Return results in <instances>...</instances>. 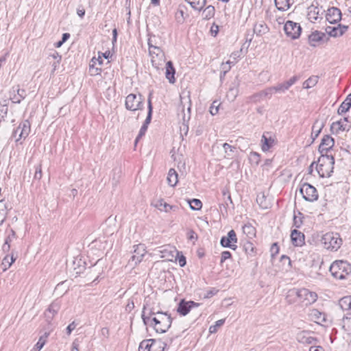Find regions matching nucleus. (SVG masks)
<instances>
[{
  "instance_id": "obj_27",
  "label": "nucleus",
  "mask_w": 351,
  "mask_h": 351,
  "mask_svg": "<svg viewBox=\"0 0 351 351\" xmlns=\"http://www.w3.org/2000/svg\"><path fill=\"white\" fill-rule=\"evenodd\" d=\"M325 36V34L324 32H319L317 30L313 32L308 36V42L311 46H316V43L321 41L323 38Z\"/></svg>"
},
{
  "instance_id": "obj_7",
  "label": "nucleus",
  "mask_w": 351,
  "mask_h": 351,
  "mask_svg": "<svg viewBox=\"0 0 351 351\" xmlns=\"http://www.w3.org/2000/svg\"><path fill=\"white\" fill-rule=\"evenodd\" d=\"M156 252L160 255V258L167 261H176L177 256L180 254L176 247L171 245L160 246L156 250Z\"/></svg>"
},
{
  "instance_id": "obj_6",
  "label": "nucleus",
  "mask_w": 351,
  "mask_h": 351,
  "mask_svg": "<svg viewBox=\"0 0 351 351\" xmlns=\"http://www.w3.org/2000/svg\"><path fill=\"white\" fill-rule=\"evenodd\" d=\"M291 294L298 295V301L304 306H308L315 303L317 300V295L315 292L311 291L307 289H298V291H293Z\"/></svg>"
},
{
  "instance_id": "obj_33",
  "label": "nucleus",
  "mask_w": 351,
  "mask_h": 351,
  "mask_svg": "<svg viewBox=\"0 0 351 351\" xmlns=\"http://www.w3.org/2000/svg\"><path fill=\"white\" fill-rule=\"evenodd\" d=\"M256 202L259 206L263 209H267L270 207L269 200L267 199L263 193H260L257 195Z\"/></svg>"
},
{
  "instance_id": "obj_56",
  "label": "nucleus",
  "mask_w": 351,
  "mask_h": 351,
  "mask_svg": "<svg viewBox=\"0 0 351 351\" xmlns=\"http://www.w3.org/2000/svg\"><path fill=\"white\" fill-rule=\"evenodd\" d=\"M147 128L148 126H146L145 125H143L141 126L138 134L135 139V145H136V143L142 138V136H143L145 134Z\"/></svg>"
},
{
  "instance_id": "obj_5",
  "label": "nucleus",
  "mask_w": 351,
  "mask_h": 351,
  "mask_svg": "<svg viewBox=\"0 0 351 351\" xmlns=\"http://www.w3.org/2000/svg\"><path fill=\"white\" fill-rule=\"evenodd\" d=\"M322 243L324 248L330 251H337L342 245V239L338 233L327 232L323 235Z\"/></svg>"
},
{
  "instance_id": "obj_31",
  "label": "nucleus",
  "mask_w": 351,
  "mask_h": 351,
  "mask_svg": "<svg viewBox=\"0 0 351 351\" xmlns=\"http://www.w3.org/2000/svg\"><path fill=\"white\" fill-rule=\"evenodd\" d=\"M178 175L176 170L174 169H170L167 178L169 185L171 186H175L178 182Z\"/></svg>"
},
{
  "instance_id": "obj_59",
  "label": "nucleus",
  "mask_w": 351,
  "mask_h": 351,
  "mask_svg": "<svg viewBox=\"0 0 351 351\" xmlns=\"http://www.w3.org/2000/svg\"><path fill=\"white\" fill-rule=\"evenodd\" d=\"M231 257V253L228 251H224L221 253V263H223L227 259Z\"/></svg>"
},
{
  "instance_id": "obj_30",
  "label": "nucleus",
  "mask_w": 351,
  "mask_h": 351,
  "mask_svg": "<svg viewBox=\"0 0 351 351\" xmlns=\"http://www.w3.org/2000/svg\"><path fill=\"white\" fill-rule=\"evenodd\" d=\"M275 5L279 10L285 11L290 8L293 0H274Z\"/></svg>"
},
{
  "instance_id": "obj_25",
  "label": "nucleus",
  "mask_w": 351,
  "mask_h": 351,
  "mask_svg": "<svg viewBox=\"0 0 351 351\" xmlns=\"http://www.w3.org/2000/svg\"><path fill=\"white\" fill-rule=\"evenodd\" d=\"M175 73L176 70L173 67V63L171 61H168L166 63L165 66V77L169 80V83L173 84L176 81L175 79Z\"/></svg>"
},
{
  "instance_id": "obj_21",
  "label": "nucleus",
  "mask_w": 351,
  "mask_h": 351,
  "mask_svg": "<svg viewBox=\"0 0 351 351\" xmlns=\"http://www.w3.org/2000/svg\"><path fill=\"white\" fill-rule=\"evenodd\" d=\"M349 127L347 123H343L342 120L333 122L330 125V131L333 134H339L341 132L348 131Z\"/></svg>"
},
{
  "instance_id": "obj_45",
  "label": "nucleus",
  "mask_w": 351,
  "mask_h": 351,
  "mask_svg": "<svg viewBox=\"0 0 351 351\" xmlns=\"http://www.w3.org/2000/svg\"><path fill=\"white\" fill-rule=\"evenodd\" d=\"M190 208L194 210H200L202 207V202L198 199H193L189 202Z\"/></svg>"
},
{
  "instance_id": "obj_16",
  "label": "nucleus",
  "mask_w": 351,
  "mask_h": 351,
  "mask_svg": "<svg viewBox=\"0 0 351 351\" xmlns=\"http://www.w3.org/2000/svg\"><path fill=\"white\" fill-rule=\"evenodd\" d=\"M326 19L331 24L338 23L341 19V12L337 8H330L327 10Z\"/></svg>"
},
{
  "instance_id": "obj_22",
  "label": "nucleus",
  "mask_w": 351,
  "mask_h": 351,
  "mask_svg": "<svg viewBox=\"0 0 351 351\" xmlns=\"http://www.w3.org/2000/svg\"><path fill=\"white\" fill-rule=\"evenodd\" d=\"M157 342L156 340L149 339H145L141 342L138 351H152L154 348H156Z\"/></svg>"
},
{
  "instance_id": "obj_42",
  "label": "nucleus",
  "mask_w": 351,
  "mask_h": 351,
  "mask_svg": "<svg viewBox=\"0 0 351 351\" xmlns=\"http://www.w3.org/2000/svg\"><path fill=\"white\" fill-rule=\"evenodd\" d=\"M223 147L226 154L225 157L232 158L233 152L236 149V147L229 145L227 143H223Z\"/></svg>"
},
{
  "instance_id": "obj_51",
  "label": "nucleus",
  "mask_w": 351,
  "mask_h": 351,
  "mask_svg": "<svg viewBox=\"0 0 351 351\" xmlns=\"http://www.w3.org/2000/svg\"><path fill=\"white\" fill-rule=\"evenodd\" d=\"M225 322V319H219L215 322V325L210 326L209 328V332L210 333H215L217 331L218 328L221 327Z\"/></svg>"
},
{
  "instance_id": "obj_11",
  "label": "nucleus",
  "mask_w": 351,
  "mask_h": 351,
  "mask_svg": "<svg viewBox=\"0 0 351 351\" xmlns=\"http://www.w3.org/2000/svg\"><path fill=\"white\" fill-rule=\"evenodd\" d=\"M133 247V255L129 260V263L130 264L131 266H135L138 263H141L146 254L145 245L143 244L134 245Z\"/></svg>"
},
{
  "instance_id": "obj_28",
  "label": "nucleus",
  "mask_w": 351,
  "mask_h": 351,
  "mask_svg": "<svg viewBox=\"0 0 351 351\" xmlns=\"http://www.w3.org/2000/svg\"><path fill=\"white\" fill-rule=\"evenodd\" d=\"M298 339L300 343L313 344L317 342V339L311 336L309 333L302 332L298 335Z\"/></svg>"
},
{
  "instance_id": "obj_49",
  "label": "nucleus",
  "mask_w": 351,
  "mask_h": 351,
  "mask_svg": "<svg viewBox=\"0 0 351 351\" xmlns=\"http://www.w3.org/2000/svg\"><path fill=\"white\" fill-rule=\"evenodd\" d=\"M340 306L343 308L351 309V297H345L341 299Z\"/></svg>"
},
{
  "instance_id": "obj_2",
  "label": "nucleus",
  "mask_w": 351,
  "mask_h": 351,
  "mask_svg": "<svg viewBox=\"0 0 351 351\" xmlns=\"http://www.w3.org/2000/svg\"><path fill=\"white\" fill-rule=\"evenodd\" d=\"M335 159L333 156L322 154L318 159L316 169L322 178H328L333 172Z\"/></svg>"
},
{
  "instance_id": "obj_48",
  "label": "nucleus",
  "mask_w": 351,
  "mask_h": 351,
  "mask_svg": "<svg viewBox=\"0 0 351 351\" xmlns=\"http://www.w3.org/2000/svg\"><path fill=\"white\" fill-rule=\"evenodd\" d=\"M250 101L253 103H258L265 99L261 91L256 93L249 98Z\"/></svg>"
},
{
  "instance_id": "obj_41",
  "label": "nucleus",
  "mask_w": 351,
  "mask_h": 351,
  "mask_svg": "<svg viewBox=\"0 0 351 351\" xmlns=\"http://www.w3.org/2000/svg\"><path fill=\"white\" fill-rule=\"evenodd\" d=\"M342 326L348 333H351V315H348L343 318Z\"/></svg>"
},
{
  "instance_id": "obj_60",
  "label": "nucleus",
  "mask_w": 351,
  "mask_h": 351,
  "mask_svg": "<svg viewBox=\"0 0 351 351\" xmlns=\"http://www.w3.org/2000/svg\"><path fill=\"white\" fill-rule=\"evenodd\" d=\"M238 94V89L237 88H230L229 89L228 95H231L232 99L234 100Z\"/></svg>"
},
{
  "instance_id": "obj_57",
  "label": "nucleus",
  "mask_w": 351,
  "mask_h": 351,
  "mask_svg": "<svg viewBox=\"0 0 351 351\" xmlns=\"http://www.w3.org/2000/svg\"><path fill=\"white\" fill-rule=\"evenodd\" d=\"M42 166L41 164H39L35 167L34 178L40 180L42 178Z\"/></svg>"
},
{
  "instance_id": "obj_4",
  "label": "nucleus",
  "mask_w": 351,
  "mask_h": 351,
  "mask_svg": "<svg viewBox=\"0 0 351 351\" xmlns=\"http://www.w3.org/2000/svg\"><path fill=\"white\" fill-rule=\"evenodd\" d=\"M149 53L151 56L152 65L156 69L165 61V56L162 49L153 44V39L149 38L148 40Z\"/></svg>"
},
{
  "instance_id": "obj_19",
  "label": "nucleus",
  "mask_w": 351,
  "mask_h": 351,
  "mask_svg": "<svg viewBox=\"0 0 351 351\" xmlns=\"http://www.w3.org/2000/svg\"><path fill=\"white\" fill-rule=\"evenodd\" d=\"M323 10L322 8H319L318 5H315L314 4H312L311 6L308 8V13L307 16L310 21L314 23L315 21H317L319 16V15H322L323 14Z\"/></svg>"
},
{
  "instance_id": "obj_64",
  "label": "nucleus",
  "mask_w": 351,
  "mask_h": 351,
  "mask_svg": "<svg viewBox=\"0 0 351 351\" xmlns=\"http://www.w3.org/2000/svg\"><path fill=\"white\" fill-rule=\"evenodd\" d=\"M165 344L162 342H157L156 348H154L152 351H164Z\"/></svg>"
},
{
  "instance_id": "obj_23",
  "label": "nucleus",
  "mask_w": 351,
  "mask_h": 351,
  "mask_svg": "<svg viewBox=\"0 0 351 351\" xmlns=\"http://www.w3.org/2000/svg\"><path fill=\"white\" fill-rule=\"evenodd\" d=\"M52 328L51 326L49 327L47 331H45L39 338L38 342L35 345L33 348L34 351H40V350L45 346L48 337L49 336L51 332L52 331Z\"/></svg>"
},
{
  "instance_id": "obj_10",
  "label": "nucleus",
  "mask_w": 351,
  "mask_h": 351,
  "mask_svg": "<svg viewBox=\"0 0 351 351\" xmlns=\"http://www.w3.org/2000/svg\"><path fill=\"white\" fill-rule=\"evenodd\" d=\"M180 103L182 106L183 121H188L191 118V101L189 92L180 95Z\"/></svg>"
},
{
  "instance_id": "obj_52",
  "label": "nucleus",
  "mask_w": 351,
  "mask_h": 351,
  "mask_svg": "<svg viewBox=\"0 0 351 351\" xmlns=\"http://www.w3.org/2000/svg\"><path fill=\"white\" fill-rule=\"evenodd\" d=\"M219 105L220 103L218 101H214L212 103L210 107V112L212 115H215L218 113Z\"/></svg>"
},
{
  "instance_id": "obj_53",
  "label": "nucleus",
  "mask_w": 351,
  "mask_h": 351,
  "mask_svg": "<svg viewBox=\"0 0 351 351\" xmlns=\"http://www.w3.org/2000/svg\"><path fill=\"white\" fill-rule=\"evenodd\" d=\"M263 97L265 99L268 98L270 99L273 95V93L275 92L274 86L269 87L267 88H265L263 90H261Z\"/></svg>"
},
{
  "instance_id": "obj_14",
  "label": "nucleus",
  "mask_w": 351,
  "mask_h": 351,
  "mask_svg": "<svg viewBox=\"0 0 351 351\" xmlns=\"http://www.w3.org/2000/svg\"><path fill=\"white\" fill-rule=\"evenodd\" d=\"M30 132V123L27 120L21 122L17 128L13 132V136H17V132H19V138H16V142H19L21 138H25Z\"/></svg>"
},
{
  "instance_id": "obj_34",
  "label": "nucleus",
  "mask_w": 351,
  "mask_h": 351,
  "mask_svg": "<svg viewBox=\"0 0 351 351\" xmlns=\"http://www.w3.org/2000/svg\"><path fill=\"white\" fill-rule=\"evenodd\" d=\"M16 91V94H14L12 97H10L12 102L19 104L22 99L25 97V90L24 89H20L19 86L16 87V89H14V92Z\"/></svg>"
},
{
  "instance_id": "obj_32",
  "label": "nucleus",
  "mask_w": 351,
  "mask_h": 351,
  "mask_svg": "<svg viewBox=\"0 0 351 351\" xmlns=\"http://www.w3.org/2000/svg\"><path fill=\"white\" fill-rule=\"evenodd\" d=\"M193 9L201 11L206 5V0H185Z\"/></svg>"
},
{
  "instance_id": "obj_1",
  "label": "nucleus",
  "mask_w": 351,
  "mask_h": 351,
  "mask_svg": "<svg viewBox=\"0 0 351 351\" xmlns=\"http://www.w3.org/2000/svg\"><path fill=\"white\" fill-rule=\"evenodd\" d=\"M143 307L141 317L145 325L153 327L156 332L165 333L171 326L172 318L167 313L162 311L154 312L151 311L148 315L145 312Z\"/></svg>"
},
{
  "instance_id": "obj_58",
  "label": "nucleus",
  "mask_w": 351,
  "mask_h": 351,
  "mask_svg": "<svg viewBox=\"0 0 351 351\" xmlns=\"http://www.w3.org/2000/svg\"><path fill=\"white\" fill-rule=\"evenodd\" d=\"M75 322H72L66 328V334L70 335L73 330H74L77 326Z\"/></svg>"
},
{
  "instance_id": "obj_17",
  "label": "nucleus",
  "mask_w": 351,
  "mask_h": 351,
  "mask_svg": "<svg viewBox=\"0 0 351 351\" xmlns=\"http://www.w3.org/2000/svg\"><path fill=\"white\" fill-rule=\"evenodd\" d=\"M152 205L159 210L166 213H168L170 210L176 211L178 209V206L169 205L162 198L154 199L152 202Z\"/></svg>"
},
{
  "instance_id": "obj_3",
  "label": "nucleus",
  "mask_w": 351,
  "mask_h": 351,
  "mask_svg": "<svg viewBox=\"0 0 351 351\" xmlns=\"http://www.w3.org/2000/svg\"><path fill=\"white\" fill-rule=\"evenodd\" d=\"M329 270L335 278L343 279L351 273V265L347 261L338 260L331 264Z\"/></svg>"
},
{
  "instance_id": "obj_35",
  "label": "nucleus",
  "mask_w": 351,
  "mask_h": 351,
  "mask_svg": "<svg viewBox=\"0 0 351 351\" xmlns=\"http://www.w3.org/2000/svg\"><path fill=\"white\" fill-rule=\"evenodd\" d=\"M261 142L262 150L263 152H267L273 146L274 140L271 137L267 138L265 134H263L262 136Z\"/></svg>"
},
{
  "instance_id": "obj_37",
  "label": "nucleus",
  "mask_w": 351,
  "mask_h": 351,
  "mask_svg": "<svg viewBox=\"0 0 351 351\" xmlns=\"http://www.w3.org/2000/svg\"><path fill=\"white\" fill-rule=\"evenodd\" d=\"M190 304L184 300L179 303L177 311L182 315H186L191 310Z\"/></svg>"
},
{
  "instance_id": "obj_43",
  "label": "nucleus",
  "mask_w": 351,
  "mask_h": 351,
  "mask_svg": "<svg viewBox=\"0 0 351 351\" xmlns=\"http://www.w3.org/2000/svg\"><path fill=\"white\" fill-rule=\"evenodd\" d=\"M243 231L244 234H247L249 238H252V237L255 236V229L250 224H245L243 227Z\"/></svg>"
},
{
  "instance_id": "obj_40",
  "label": "nucleus",
  "mask_w": 351,
  "mask_h": 351,
  "mask_svg": "<svg viewBox=\"0 0 351 351\" xmlns=\"http://www.w3.org/2000/svg\"><path fill=\"white\" fill-rule=\"evenodd\" d=\"M15 261V258L12 256H6L3 258L2 261V267L3 270L6 271L8 268L10 267V266L12 265V263Z\"/></svg>"
},
{
  "instance_id": "obj_63",
  "label": "nucleus",
  "mask_w": 351,
  "mask_h": 351,
  "mask_svg": "<svg viewBox=\"0 0 351 351\" xmlns=\"http://www.w3.org/2000/svg\"><path fill=\"white\" fill-rule=\"evenodd\" d=\"M299 77L298 76H293L291 77L288 81L286 82L289 87L291 86L293 84H294L298 80Z\"/></svg>"
},
{
  "instance_id": "obj_50",
  "label": "nucleus",
  "mask_w": 351,
  "mask_h": 351,
  "mask_svg": "<svg viewBox=\"0 0 351 351\" xmlns=\"http://www.w3.org/2000/svg\"><path fill=\"white\" fill-rule=\"evenodd\" d=\"M249 160L252 164L258 165L261 160V156L256 152H251L249 156Z\"/></svg>"
},
{
  "instance_id": "obj_47",
  "label": "nucleus",
  "mask_w": 351,
  "mask_h": 351,
  "mask_svg": "<svg viewBox=\"0 0 351 351\" xmlns=\"http://www.w3.org/2000/svg\"><path fill=\"white\" fill-rule=\"evenodd\" d=\"M243 249L245 253L248 255L253 256L255 253L254 245L251 242L247 241L243 245Z\"/></svg>"
},
{
  "instance_id": "obj_61",
  "label": "nucleus",
  "mask_w": 351,
  "mask_h": 351,
  "mask_svg": "<svg viewBox=\"0 0 351 351\" xmlns=\"http://www.w3.org/2000/svg\"><path fill=\"white\" fill-rule=\"evenodd\" d=\"M177 258H178V263L180 266L184 267L186 263L185 257L181 254L180 256V254L177 256Z\"/></svg>"
},
{
  "instance_id": "obj_44",
  "label": "nucleus",
  "mask_w": 351,
  "mask_h": 351,
  "mask_svg": "<svg viewBox=\"0 0 351 351\" xmlns=\"http://www.w3.org/2000/svg\"><path fill=\"white\" fill-rule=\"evenodd\" d=\"M311 315L315 319L317 322L325 320L324 315L317 309H313Z\"/></svg>"
},
{
  "instance_id": "obj_20",
  "label": "nucleus",
  "mask_w": 351,
  "mask_h": 351,
  "mask_svg": "<svg viewBox=\"0 0 351 351\" xmlns=\"http://www.w3.org/2000/svg\"><path fill=\"white\" fill-rule=\"evenodd\" d=\"M59 309L60 304L58 302H53L49 305L48 308L45 312V316L47 319V321L49 322V325H50V322L53 319V317L57 314Z\"/></svg>"
},
{
  "instance_id": "obj_54",
  "label": "nucleus",
  "mask_w": 351,
  "mask_h": 351,
  "mask_svg": "<svg viewBox=\"0 0 351 351\" xmlns=\"http://www.w3.org/2000/svg\"><path fill=\"white\" fill-rule=\"evenodd\" d=\"M275 92H285L289 88L286 82L274 86Z\"/></svg>"
},
{
  "instance_id": "obj_13",
  "label": "nucleus",
  "mask_w": 351,
  "mask_h": 351,
  "mask_svg": "<svg viewBox=\"0 0 351 351\" xmlns=\"http://www.w3.org/2000/svg\"><path fill=\"white\" fill-rule=\"evenodd\" d=\"M284 30L287 36L290 37L291 39L298 38L301 34L300 25L291 21H288L285 23Z\"/></svg>"
},
{
  "instance_id": "obj_38",
  "label": "nucleus",
  "mask_w": 351,
  "mask_h": 351,
  "mask_svg": "<svg viewBox=\"0 0 351 351\" xmlns=\"http://www.w3.org/2000/svg\"><path fill=\"white\" fill-rule=\"evenodd\" d=\"M319 77L317 75H313L303 82V88L308 89L314 87L318 82Z\"/></svg>"
},
{
  "instance_id": "obj_29",
  "label": "nucleus",
  "mask_w": 351,
  "mask_h": 351,
  "mask_svg": "<svg viewBox=\"0 0 351 351\" xmlns=\"http://www.w3.org/2000/svg\"><path fill=\"white\" fill-rule=\"evenodd\" d=\"M351 107V93L347 96L346 99L341 103L338 108L337 113L342 114L349 110Z\"/></svg>"
},
{
  "instance_id": "obj_18",
  "label": "nucleus",
  "mask_w": 351,
  "mask_h": 351,
  "mask_svg": "<svg viewBox=\"0 0 351 351\" xmlns=\"http://www.w3.org/2000/svg\"><path fill=\"white\" fill-rule=\"evenodd\" d=\"M348 29V26L339 24L337 27L328 26L326 32L330 36L337 38L343 35Z\"/></svg>"
},
{
  "instance_id": "obj_9",
  "label": "nucleus",
  "mask_w": 351,
  "mask_h": 351,
  "mask_svg": "<svg viewBox=\"0 0 351 351\" xmlns=\"http://www.w3.org/2000/svg\"><path fill=\"white\" fill-rule=\"evenodd\" d=\"M300 193L307 202H314L318 199L317 189L308 183H303L300 188Z\"/></svg>"
},
{
  "instance_id": "obj_24",
  "label": "nucleus",
  "mask_w": 351,
  "mask_h": 351,
  "mask_svg": "<svg viewBox=\"0 0 351 351\" xmlns=\"http://www.w3.org/2000/svg\"><path fill=\"white\" fill-rule=\"evenodd\" d=\"M292 243L295 246H302L304 241V235L297 230H293L291 234Z\"/></svg>"
},
{
  "instance_id": "obj_55",
  "label": "nucleus",
  "mask_w": 351,
  "mask_h": 351,
  "mask_svg": "<svg viewBox=\"0 0 351 351\" xmlns=\"http://www.w3.org/2000/svg\"><path fill=\"white\" fill-rule=\"evenodd\" d=\"M231 65L229 64V62L222 63L221 65V77L226 75V74L230 70Z\"/></svg>"
},
{
  "instance_id": "obj_62",
  "label": "nucleus",
  "mask_w": 351,
  "mask_h": 351,
  "mask_svg": "<svg viewBox=\"0 0 351 351\" xmlns=\"http://www.w3.org/2000/svg\"><path fill=\"white\" fill-rule=\"evenodd\" d=\"M101 70V69H98V68H95V70L93 64L90 65V71L91 72V75H96L100 74Z\"/></svg>"
},
{
  "instance_id": "obj_8",
  "label": "nucleus",
  "mask_w": 351,
  "mask_h": 351,
  "mask_svg": "<svg viewBox=\"0 0 351 351\" xmlns=\"http://www.w3.org/2000/svg\"><path fill=\"white\" fill-rule=\"evenodd\" d=\"M126 109L132 111L141 110L143 106V98L141 95L130 94L125 98Z\"/></svg>"
},
{
  "instance_id": "obj_39",
  "label": "nucleus",
  "mask_w": 351,
  "mask_h": 351,
  "mask_svg": "<svg viewBox=\"0 0 351 351\" xmlns=\"http://www.w3.org/2000/svg\"><path fill=\"white\" fill-rule=\"evenodd\" d=\"M152 93H149V97H148V101H147V103H148V112H147V116L143 123V125H145L146 126H148V125L151 122V119H152Z\"/></svg>"
},
{
  "instance_id": "obj_15",
  "label": "nucleus",
  "mask_w": 351,
  "mask_h": 351,
  "mask_svg": "<svg viewBox=\"0 0 351 351\" xmlns=\"http://www.w3.org/2000/svg\"><path fill=\"white\" fill-rule=\"evenodd\" d=\"M335 145V140L329 135H324L319 146V152L322 154H326Z\"/></svg>"
},
{
  "instance_id": "obj_26",
  "label": "nucleus",
  "mask_w": 351,
  "mask_h": 351,
  "mask_svg": "<svg viewBox=\"0 0 351 351\" xmlns=\"http://www.w3.org/2000/svg\"><path fill=\"white\" fill-rule=\"evenodd\" d=\"M269 29L264 22L256 23L254 25L253 32L257 36H262L269 32Z\"/></svg>"
},
{
  "instance_id": "obj_12",
  "label": "nucleus",
  "mask_w": 351,
  "mask_h": 351,
  "mask_svg": "<svg viewBox=\"0 0 351 351\" xmlns=\"http://www.w3.org/2000/svg\"><path fill=\"white\" fill-rule=\"evenodd\" d=\"M237 237L234 230L228 232L227 236L222 237L220 241L221 245L224 247H228L235 250L237 248Z\"/></svg>"
},
{
  "instance_id": "obj_36",
  "label": "nucleus",
  "mask_w": 351,
  "mask_h": 351,
  "mask_svg": "<svg viewBox=\"0 0 351 351\" xmlns=\"http://www.w3.org/2000/svg\"><path fill=\"white\" fill-rule=\"evenodd\" d=\"M215 14V7L213 5H208L206 7L202 13V16L204 19L208 20L213 18Z\"/></svg>"
},
{
  "instance_id": "obj_46",
  "label": "nucleus",
  "mask_w": 351,
  "mask_h": 351,
  "mask_svg": "<svg viewBox=\"0 0 351 351\" xmlns=\"http://www.w3.org/2000/svg\"><path fill=\"white\" fill-rule=\"evenodd\" d=\"M293 291H298V289L293 288L288 291L287 295L286 296V300L289 304H293L298 300V295H292V294H291V292H292Z\"/></svg>"
}]
</instances>
